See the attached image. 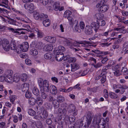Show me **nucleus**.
<instances>
[{
  "instance_id": "nucleus-29",
  "label": "nucleus",
  "mask_w": 128,
  "mask_h": 128,
  "mask_svg": "<svg viewBox=\"0 0 128 128\" xmlns=\"http://www.w3.org/2000/svg\"><path fill=\"white\" fill-rule=\"evenodd\" d=\"M13 74V72L11 70H7L4 72V74L6 77H7L10 76H11Z\"/></svg>"
},
{
  "instance_id": "nucleus-25",
  "label": "nucleus",
  "mask_w": 128,
  "mask_h": 128,
  "mask_svg": "<svg viewBox=\"0 0 128 128\" xmlns=\"http://www.w3.org/2000/svg\"><path fill=\"white\" fill-rule=\"evenodd\" d=\"M52 104L55 108H58L60 106V104L58 100H54L52 102Z\"/></svg>"
},
{
  "instance_id": "nucleus-17",
  "label": "nucleus",
  "mask_w": 128,
  "mask_h": 128,
  "mask_svg": "<svg viewBox=\"0 0 128 128\" xmlns=\"http://www.w3.org/2000/svg\"><path fill=\"white\" fill-rule=\"evenodd\" d=\"M10 46L11 50H15L16 49V44L14 40H11L10 44Z\"/></svg>"
},
{
  "instance_id": "nucleus-45",
  "label": "nucleus",
  "mask_w": 128,
  "mask_h": 128,
  "mask_svg": "<svg viewBox=\"0 0 128 128\" xmlns=\"http://www.w3.org/2000/svg\"><path fill=\"white\" fill-rule=\"evenodd\" d=\"M68 62H75L76 61V58L74 57H70L68 58Z\"/></svg>"
},
{
  "instance_id": "nucleus-28",
  "label": "nucleus",
  "mask_w": 128,
  "mask_h": 128,
  "mask_svg": "<svg viewBox=\"0 0 128 128\" xmlns=\"http://www.w3.org/2000/svg\"><path fill=\"white\" fill-rule=\"evenodd\" d=\"M29 103L31 105H34L36 102V100L33 98H30L28 100Z\"/></svg>"
},
{
  "instance_id": "nucleus-35",
  "label": "nucleus",
  "mask_w": 128,
  "mask_h": 128,
  "mask_svg": "<svg viewBox=\"0 0 128 128\" xmlns=\"http://www.w3.org/2000/svg\"><path fill=\"white\" fill-rule=\"evenodd\" d=\"M48 116V112L46 110H44L42 114V116H40L42 118H46Z\"/></svg>"
},
{
  "instance_id": "nucleus-48",
  "label": "nucleus",
  "mask_w": 128,
  "mask_h": 128,
  "mask_svg": "<svg viewBox=\"0 0 128 128\" xmlns=\"http://www.w3.org/2000/svg\"><path fill=\"white\" fill-rule=\"evenodd\" d=\"M33 94L36 96L38 95L39 94V92L38 88H34L32 90Z\"/></svg>"
},
{
  "instance_id": "nucleus-7",
  "label": "nucleus",
  "mask_w": 128,
  "mask_h": 128,
  "mask_svg": "<svg viewBox=\"0 0 128 128\" xmlns=\"http://www.w3.org/2000/svg\"><path fill=\"white\" fill-rule=\"evenodd\" d=\"M74 26V30L76 32H77L79 33L81 32V30H80V26L78 25V20H75L74 23L72 24Z\"/></svg>"
},
{
  "instance_id": "nucleus-53",
  "label": "nucleus",
  "mask_w": 128,
  "mask_h": 128,
  "mask_svg": "<svg viewBox=\"0 0 128 128\" xmlns=\"http://www.w3.org/2000/svg\"><path fill=\"white\" fill-rule=\"evenodd\" d=\"M28 114L31 116H33L36 114V112L32 109H29L28 110Z\"/></svg>"
},
{
  "instance_id": "nucleus-6",
  "label": "nucleus",
  "mask_w": 128,
  "mask_h": 128,
  "mask_svg": "<svg viewBox=\"0 0 128 128\" xmlns=\"http://www.w3.org/2000/svg\"><path fill=\"white\" fill-rule=\"evenodd\" d=\"M62 54V52H56V53L55 54L56 55L55 56V58L57 61H60L63 59V57L64 56Z\"/></svg>"
},
{
  "instance_id": "nucleus-9",
  "label": "nucleus",
  "mask_w": 128,
  "mask_h": 128,
  "mask_svg": "<svg viewBox=\"0 0 128 128\" xmlns=\"http://www.w3.org/2000/svg\"><path fill=\"white\" fill-rule=\"evenodd\" d=\"M109 8V6L103 4L99 8V10L102 12H104L107 11Z\"/></svg>"
},
{
  "instance_id": "nucleus-19",
  "label": "nucleus",
  "mask_w": 128,
  "mask_h": 128,
  "mask_svg": "<svg viewBox=\"0 0 128 128\" xmlns=\"http://www.w3.org/2000/svg\"><path fill=\"white\" fill-rule=\"evenodd\" d=\"M8 30L11 31L12 32L15 33H19V32H18L17 31H20L21 30H26L28 31L27 30L24 28H18L16 29L15 30L12 28L8 27Z\"/></svg>"
},
{
  "instance_id": "nucleus-1",
  "label": "nucleus",
  "mask_w": 128,
  "mask_h": 128,
  "mask_svg": "<svg viewBox=\"0 0 128 128\" xmlns=\"http://www.w3.org/2000/svg\"><path fill=\"white\" fill-rule=\"evenodd\" d=\"M38 84L40 90H43L46 92L49 91V85L48 82L46 80L43 81L42 78H40L38 81Z\"/></svg>"
},
{
  "instance_id": "nucleus-49",
  "label": "nucleus",
  "mask_w": 128,
  "mask_h": 128,
  "mask_svg": "<svg viewBox=\"0 0 128 128\" xmlns=\"http://www.w3.org/2000/svg\"><path fill=\"white\" fill-rule=\"evenodd\" d=\"M65 50V48L61 46H59L58 47V51L57 50H56V52H64Z\"/></svg>"
},
{
  "instance_id": "nucleus-21",
  "label": "nucleus",
  "mask_w": 128,
  "mask_h": 128,
  "mask_svg": "<svg viewBox=\"0 0 128 128\" xmlns=\"http://www.w3.org/2000/svg\"><path fill=\"white\" fill-rule=\"evenodd\" d=\"M20 77L19 74H14L13 78V82H18L20 81Z\"/></svg>"
},
{
  "instance_id": "nucleus-20",
  "label": "nucleus",
  "mask_w": 128,
  "mask_h": 128,
  "mask_svg": "<svg viewBox=\"0 0 128 128\" xmlns=\"http://www.w3.org/2000/svg\"><path fill=\"white\" fill-rule=\"evenodd\" d=\"M58 113L62 116H65L66 113V110L65 108H64L63 110L61 108H59L58 110Z\"/></svg>"
},
{
  "instance_id": "nucleus-60",
  "label": "nucleus",
  "mask_w": 128,
  "mask_h": 128,
  "mask_svg": "<svg viewBox=\"0 0 128 128\" xmlns=\"http://www.w3.org/2000/svg\"><path fill=\"white\" fill-rule=\"evenodd\" d=\"M40 2L44 6L46 5L48 2V0H40Z\"/></svg>"
},
{
  "instance_id": "nucleus-27",
  "label": "nucleus",
  "mask_w": 128,
  "mask_h": 128,
  "mask_svg": "<svg viewBox=\"0 0 128 128\" xmlns=\"http://www.w3.org/2000/svg\"><path fill=\"white\" fill-rule=\"evenodd\" d=\"M54 10L56 11L58 10L60 7V3L59 2H54L53 6Z\"/></svg>"
},
{
  "instance_id": "nucleus-24",
  "label": "nucleus",
  "mask_w": 128,
  "mask_h": 128,
  "mask_svg": "<svg viewBox=\"0 0 128 128\" xmlns=\"http://www.w3.org/2000/svg\"><path fill=\"white\" fill-rule=\"evenodd\" d=\"M64 126L63 119H60L58 121V125L57 128H63Z\"/></svg>"
},
{
  "instance_id": "nucleus-31",
  "label": "nucleus",
  "mask_w": 128,
  "mask_h": 128,
  "mask_svg": "<svg viewBox=\"0 0 128 128\" xmlns=\"http://www.w3.org/2000/svg\"><path fill=\"white\" fill-rule=\"evenodd\" d=\"M122 65H124V67H122V72H124V73H126L127 74V72H128V69H127L126 68V62H122Z\"/></svg>"
},
{
  "instance_id": "nucleus-44",
  "label": "nucleus",
  "mask_w": 128,
  "mask_h": 128,
  "mask_svg": "<svg viewBox=\"0 0 128 128\" xmlns=\"http://www.w3.org/2000/svg\"><path fill=\"white\" fill-rule=\"evenodd\" d=\"M92 65L95 68H99L102 66V63L100 62H98L97 63L96 62V63L92 64Z\"/></svg>"
},
{
  "instance_id": "nucleus-61",
  "label": "nucleus",
  "mask_w": 128,
  "mask_h": 128,
  "mask_svg": "<svg viewBox=\"0 0 128 128\" xmlns=\"http://www.w3.org/2000/svg\"><path fill=\"white\" fill-rule=\"evenodd\" d=\"M67 18L69 21L70 23V24H72L73 23H74V22H73L74 19L71 16L69 17H68Z\"/></svg>"
},
{
  "instance_id": "nucleus-26",
  "label": "nucleus",
  "mask_w": 128,
  "mask_h": 128,
  "mask_svg": "<svg viewBox=\"0 0 128 128\" xmlns=\"http://www.w3.org/2000/svg\"><path fill=\"white\" fill-rule=\"evenodd\" d=\"M106 122L105 120H103L102 123H100L98 125V128H109L107 126H106Z\"/></svg>"
},
{
  "instance_id": "nucleus-56",
  "label": "nucleus",
  "mask_w": 128,
  "mask_h": 128,
  "mask_svg": "<svg viewBox=\"0 0 128 128\" xmlns=\"http://www.w3.org/2000/svg\"><path fill=\"white\" fill-rule=\"evenodd\" d=\"M25 63L26 64L28 65L31 66L32 64V62L30 60L27 58L25 60Z\"/></svg>"
},
{
  "instance_id": "nucleus-22",
  "label": "nucleus",
  "mask_w": 128,
  "mask_h": 128,
  "mask_svg": "<svg viewBox=\"0 0 128 128\" xmlns=\"http://www.w3.org/2000/svg\"><path fill=\"white\" fill-rule=\"evenodd\" d=\"M42 24L45 27L48 26L50 25V20L48 19H46V20L42 21Z\"/></svg>"
},
{
  "instance_id": "nucleus-8",
  "label": "nucleus",
  "mask_w": 128,
  "mask_h": 128,
  "mask_svg": "<svg viewBox=\"0 0 128 128\" xmlns=\"http://www.w3.org/2000/svg\"><path fill=\"white\" fill-rule=\"evenodd\" d=\"M29 48V45L28 43L26 42L23 43L22 45H21L20 48L22 51L24 52L27 51Z\"/></svg>"
},
{
  "instance_id": "nucleus-12",
  "label": "nucleus",
  "mask_w": 128,
  "mask_h": 128,
  "mask_svg": "<svg viewBox=\"0 0 128 128\" xmlns=\"http://www.w3.org/2000/svg\"><path fill=\"white\" fill-rule=\"evenodd\" d=\"M67 109L68 112H71L75 110L76 109V107L74 104H71L68 106Z\"/></svg>"
},
{
  "instance_id": "nucleus-63",
  "label": "nucleus",
  "mask_w": 128,
  "mask_h": 128,
  "mask_svg": "<svg viewBox=\"0 0 128 128\" xmlns=\"http://www.w3.org/2000/svg\"><path fill=\"white\" fill-rule=\"evenodd\" d=\"M80 125L79 124H77V123H75L74 124L75 128H82V126L83 124L82 123H80Z\"/></svg>"
},
{
  "instance_id": "nucleus-18",
  "label": "nucleus",
  "mask_w": 128,
  "mask_h": 128,
  "mask_svg": "<svg viewBox=\"0 0 128 128\" xmlns=\"http://www.w3.org/2000/svg\"><path fill=\"white\" fill-rule=\"evenodd\" d=\"M70 65L71 68V71L72 72H74L79 69L80 68L79 65L77 64H72Z\"/></svg>"
},
{
  "instance_id": "nucleus-40",
  "label": "nucleus",
  "mask_w": 128,
  "mask_h": 128,
  "mask_svg": "<svg viewBox=\"0 0 128 128\" xmlns=\"http://www.w3.org/2000/svg\"><path fill=\"white\" fill-rule=\"evenodd\" d=\"M109 95L110 98H112L116 99L118 97L117 94L113 92H111Z\"/></svg>"
},
{
  "instance_id": "nucleus-50",
  "label": "nucleus",
  "mask_w": 128,
  "mask_h": 128,
  "mask_svg": "<svg viewBox=\"0 0 128 128\" xmlns=\"http://www.w3.org/2000/svg\"><path fill=\"white\" fill-rule=\"evenodd\" d=\"M80 28V30L82 31L84 30L85 27V24L83 22H80L79 24Z\"/></svg>"
},
{
  "instance_id": "nucleus-16",
  "label": "nucleus",
  "mask_w": 128,
  "mask_h": 128,
  "mask_svg": "<svg viewBox=\"0 0 128 128\" xmlns=\"http://www.w3.org/2000/svg\"><path fill=\"white\" fill-rule=\"evenodd\" d=\"M90 26L96 32L97 31V30L99 27V25L98 24V22H92L90 24Z\"/></svg>"
},
{
  "instance_id": "nucleus-11",
  "label": "nucleus",
  "mask_w": 128,
  "mask_h": 128,
  "mask_svg": "<svg viewBox=\"0 0 128 128\" xmlns=\"http://www.w3.org/2000/svg\"><path fill=\"white\" fill-rule=\"evenodd\" d=\"M44 40L50 43H54L55 42V38L54 37L47 36L44 38Z\"/></svg>"
},
{
  "instance_id": "nucleus-5",
  "label": "nucleus",
  "mask_w": 128,
  "mask_h": 128,
  "mask_svg": "<svg viewBox=\"0 0 128 128\" xmlns=\"http://www.w3.org/2000/svg\"><path fill=\"white\" fill-rule=\"evenodd\" d=\"M118 27L114 28V30L117 31H119V32H122L123 34L126 33V30L124 29L125 27L124 26H121V24H119Z\"/></svg>"
},
{
  "instance_id": "nucleus-59",
  "label": "nucleus",
  "mask_w": 128,
  "mask_h": 128,
  "mask_svg": "<svg viewBox=\"0 0 128 128\" xmlns=\"http://www.w3.org/2000/svg\"><path fill=\"white\" fill-rule=\"evenodd\" d=\"M17 98L16 96L15 95H12L10 97V100L11 102L13 104V102Z\"/></svg>"
},
{
  "instance_id": "nucleus-54",
  "label": "nucleus",
  "mask_w": 128,
  "mask_h": 128,
  "mask_svg": "<svg viewBox=\"0 0 128 128\" xmlns=\"http://www.w3.org/2000/svg\"><path fill=\"white\" fill-rule=\"evenodd\" d=\"M44 35V34L42 32L40 31H39L37 32V36L38 38H42Z\"/></svg>"
},
{
  "instance_id": "nucleus-41",
  "label": "nucleus",
  "mask_w": 128,
  "mask_h": 128,
  "mask_svg": "<svg viewBox=\"0 0 128 128\" xmlns=\"http://www.w3.org/2000/svg\"><path fill=\"white\" fill-rule=\"evenodd\" d=\"M52 55L50 53H48L44 55V57L46 59H50L52 57Z\"/></svg>"
},
{
  "instance_id": "nucleus-4",
  "label": "nucleus",
  "mask_w": 128,
  "mask_h": 128,
  "mask_svg": "<svg viewBox=\"0 0 128 128\" xmlns=\"http://www.w3.org/2000/svg\"><path fill=\"white\" fill-rule=\"evenodd\" d=\"M63 44L66 46H68L70 48H72L73 42L67 39L62 40Z\"/></svg>"
},
{
  "instance_id": "nucleus-52",
  "label": "nucleus",
  "mask_w": 128,
  "mask_h": 128,
  "mask_svg": "<svg viewBox=\"0 0 128 128\" xmlns=\"http://www.w3.org/2000/svg\"><path fill=\"white\" fill-rule=\"evenodd\" d=\"M98 87H94L93 88H87V90L88 91L92 92H96L97 91Z\"/></svg>"
},
{
  "instance_id": "nucleus-3",
  "label": "nucleus",
  "mask_w": 128,
  "mask_h": 128,
  "mask_svg": "<svg viewBox=\"0 0 128 128\" xmlns=\"http://www.w3.org/2000/svg\"><path fill=\"white\" fill-rule=\"evenodd\" d=\"M2 47L4 50L6 51H8L10 49V44L8 40H6L2 44Z\"/></svg>"
},
{
  "instance_id": "nucleus-30",
  "label": "nucleus",
  "mask_w": 128,
  "mask_h": 128,
  "mask_svg": "<svg viewBox=\"0 0 128 128\" xmlns=\"http://www.w3.org/2000/svg\"><path fill=\"white\" fill-rule=\"evenodd\" d=\"M72 14V12L69 10H68L66 11L64 14V17L65 18H68Z\"/></svg>"
},
{
  "instance_id": "nucleus-33",
  "label": "nucleus",
  "mask_w": 128,
  "mask_h": 128,
  "mask_svg": "<svg viewBox=\"0 0 128 128\" xmlns=\"http://www.w3.org/2000/svg\"><path fill=\"white\" fill-rule=\"evenodd\" d=\"M8 18L10 20L8 21V24L14 25H16V20H14L12 19L10 17H8Z\"/></svg>"
},
{
  "instance_id": "nucleus-39",
  "label": "nucleus",
  "mask_w": 128,
  "mask_h": 128,
  "mask_svg": "<svg viewBox=\"0 0 128 128\" xmlns=\"http://www.w3.org/2000/svg\"><path fill=\"white\" fill-rule=\"evenodd\" d=\"M6 81L9 83H12L13 82V78L12 76H10L7 77H6Z\"/></svg>"
},
{
  "instance_id": "nucleus-58",
  "label": "nucleus",
  "mask_w": 128,
  "mask_h": 128,
  "mask_svg": "<svg viewBox=\"0 0 128 128\" xmlns=\"http://www.w3.org/2000/svg\"><path fill=\"white\" fill-rule=\"evenodd\" d=\"M0 4L8 5V0H0Z\"/></svg>"
},
{
  "instance_id": "nucleus-46",
  "label": "nucleus",
  "mask_w": 128,
  "mask_h": 128,
  "mask_svg": "<svg viewBox=\"0 0 128 128\" xmlns=\"http://www.w3.org/2000/svg\"><path fill=\"white\" fill-rule=\"evenodd\" d=\"M106 76L105 75H102L101 74L100 78V81L102 84L104 83L106 80Z\"/></svg>"
},
{
  "instance_id": "nucleus-38",
  "label": "nucleus",
  "mask_w": 128,
  "mask_h": 128,
  "mask_svg": "<svg viewBox=\"0 0 128 128\" xmlns=\"http://www.w3.org/2000/svg\"><path fill=\"white\" fill-rule=\"evenodd\" d=\"M75 116L72 115H70L69 116V120L70 123H74L75 120Z\"/></svg>"
},
{
  "instance_id": "nucleus-32",
  "label": "nucleus",
  "mask_w": 128,
  "mask_h": 128,
  "mask_svg": "<svg viewBox=\"0 0 128 128\" xmlns=\"http://www.w3.org/2000/svg\"><path fill=\"white\" fill-rule=\"evenodd\" d=\"M21 77V80L23 82H26L28 78L27 75L25 73L22 74Z\"/></svg>"
},
{
  "instance_id": "nucleus-34",
  "label": "nucleus",
  "mask_w": 128,
  "mask_h": 128,
  "mask_svg": "<svg viewBox=\"0 0 128 128\" xmlns=\"http://www.w3.org/2000/svg\"><path fill=\"white\" fill-rule=\"evenodd\" d=\"M94 17L98 20H100L104 17V15L102 13H98L96 14Z\"/></svg>"
},
{
  "instance_id": "nucleus-2",
  "label": "nucleus",
  "mask_w": 128,
  "mask_h": 128,
  "mask_svg": "<svg viewBox=\"0 0 128 128\" xmlns=\"http://www.w3.org/2000/svg\"><path fill=\"white\" fill-rule=\"evenodd\" d=\"M24 8L32 12L34 9V6L32 3L30 2L26 3L24 5Z\"/></svg>"
},
{
  "instance_id": "nucleus-51",
  "label": "nucleus",
  "mask_w": 128,
  "mask_h": 128,
  "mask_svg": "<svg viewBox=\"0 0 128 128\" xmlns=\"http://www.w3.org/2000/svg\"><path fill=\"white\" fill-rule=\"evenodd\" d=\"M98 23V24L99 25V26H104L106 24L105 21L102 19L99 20Z\"/></svg>"
},
{
  "instance_id": "nucleus-14",
  "label": "nucleus",
  "mask_w": 128,
  "mask_h": 128,
  "mask_svg": "<svg viewBox=\"0 0 128 128\" xmlns=\"http://www.w3.org/2000/svg\"><path fill=\"white\" fill-rule=\"evenodd\" d=\"M53 46L51 44H46L43 48V50L45 51H50L53 49Z\"/></svg>"
},
{
  "instance_id": "nucleus-42",
  "label": "nucleus",
  "mask_w": 128,
  "mask_h": 128,
  "mask_svg": "<svg viewBox=\"0 0 128 128\" xmlns=\"http://www.w3.org/2000/svg\"><path fill=\"white\" fill-rule=\"evenodd\" d=\"M27 85V84L25 83L23 84L22 85L21 89L23 91H25L28 90V88Z\"/></svg>"
},
{
  "instance_id": "nucleus-13",
  "label": "nucleus",
  "mask_w": 128,
  "mask_h": 128,
  "mask_svg": "<svg viewBox=\"0 0 128 128\" xmlns=\"http://www.w3.org/2000/svg\"><path fill=\"white\" fill-rule=\"evenodd\" d=\"M100 120H97V116H95L92 122V124L93 126H98L100 122Z\"/></svg>"
},
{
  "instance_id": "nucleus-62",
  "label": "nucleus",
  "mask_w": 128,
  "mask_h": 128,
  "mask_svg": "<svg viewBox=\"0 0 128 128\" xmlns=\"http://www.w3.org/2000/svg\"><path fill=\"white\" fill-rule=\"evenodd\" d=\"M36 126L37 128H42L43 126L42 123L40 122H37Z\"/></svg>"
},
{
  "instance_id": "nucleus-43",
  "label": "nucleus",
  "mask_w": 128,
  "mask_h": 128,
  "mask_svg": "<svg viewBox=\"0 0 128 128\" xmlns=\"http://www.w3.org/2000/svg\"><path fill=\"white\" fill-rule=\"evenodd\" d=\"M39 13L36 12H34V13L33 17L34 19L37 20L40 18Z\"/></svg>"
},
{
  "instance_id": "nucleus-64",
  "label": "nucleus",
  "mask_w": 128,
  "mask_h": 128,
  "mask_svg": "<svg viewBox=\"0 0 128 128\" xmlns=\"http://www.w3.org/2000/svg\"><path fill=\"white\" fill-rule=\"evenodd\" d=\"M31 93L29 91H27L26 93L25 96L27 98H30L31 95Z\"/></svg>"
},
{
  "instance_id": "nucleus-57",
  "label": "nucleus",
  "mask_w": 128,
  "mask_h": 128,
  "mask_svg": "<svg viewBox=\"0 0 128 128\" xmlns=\"http://www.w3.org/2000/svg\"><path fill=\"white\" fill-rule=\"evenodd\" d=\"M8 10L4 8H0V14H8Z\"/></svg>"
},
{
  "instance_id": "nucleus-23",
  "label": "nucleus",
  "mask_w": 128,
  "mask_h": 128,
  "mask_svg": "<svg viewBox=\"0 0 128 128\" xmlns=\"http://www.w3.org/2000/svg\"><path fill=\"white\" fill-rule=\"evenodd\" d=\"M30 54L32 56H36L38 54V52L36 49L34 48H32L30 51Z\"/></svg>"
},
{
  "instance_id": "nucleus-37",
  "label": "nucleus",
  "mask_w": 128,
  "mask_h": 128,
  "mask_svg": "<svg viewBox=\"0 0 128 128\" xmlns=\"http://www.w3.org/2000/svg\"><path fill=\"white\" fill-rule=\"evenodd\" d=\"M45 91L43 90H40V93L41 96L42 98L44 99H45L47 96V95L44 92Z\"/></svg>"
},
{
  "instance_id": "nucleus-10",
  "label": "nucleus",
  "mask_w": 128,
  "mask_h": 128,
  "mask_svg": "<svg viewBox=\"0 0 128 128\" xmlns=\"http://www.w3.org/2000/svg\"><path fill=\"white\" fill-rule=\"evenodd\" d=\"M93 30L90 26H86L85 28V33L87 35H91L93 33Z\"/></svg>"
},
{
  "instance_id": "nucleus-47",
  "label": "nucleus",
  "mask_w": 128,
  "mask_h": 128,
  "mask_svg": "<svg viewBox=\"0 0 128 128\" xmlns=\"http://www.w3.org/2000/svg\"><path fill=\"white\" fill-rule=\"evenodd\" d=\"M48 16L46 14H42L40 16V18L41 20L43 21L46 20V19H48Z\"/></svg>"
},
{
  "instance_id": "nucleus-15",
  "label": "nucleus",
  "mask_w": 128,
  "mask_h": 128,
  "mask_svg": "<svg viewBox=\"0 0 128 128\" xmlns=\"http://www.w3.org/2000/svg\"><path fill=\"white\" fill-rule=\"evenodd\" d=\"M50 92L53 94L55 95L57 93V90L56 87L54 86H51L49 88Z\"/></svg>"
},
{
  "instance_id": "nucleus-55",
  "label": "nucleus",
  "mask_w": 128,
  "mask_h": 128,
  "mask_svg": "<svg viewBox=\"0 0 128 128\" xmlns=\"http://www.w3.org/2000/svg\"><path fill=\"white\" fill-rule=\"evenodd\" d=\"M57 99L58 101L60 102H63L64 100V97L61 95L58 96L57 97Z\"/></svg>"
},
{
  "instance_id": "nucleus-36",
  "label": "nucleus",
  "mask_w": 128,
  "mask_h": 128,
  "mask_svg": "<svg viewBox=\"0 0 128 128\" xmlns=\"http://www.w3.org/2000/svg\"><path fill=\"white\" fill-rule=\"evenodd\" d=\"M36 102L38 105H41L43 103V100L41 98L37 97L36 100Z\"/></svg>"
}]
</instances>
